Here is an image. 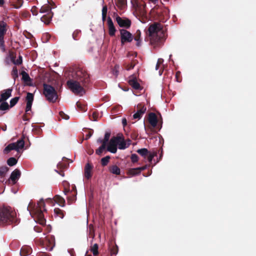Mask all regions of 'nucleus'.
Returning a JSON list of instances; mask_svg holds the SVG:
<instances>
[{"instance_id":"1","label":"nucleus","mask_w":256,"mask_h":256,"mask_svg":"<svg viewBox=\"0 0 256 256\" xmlns=\"http://www.w3.org/2000/svg\"><path fill=\"white\" fill-rule=\"evenodd\" d=\"M16 221V212L12 208H0V224H10Z\"/></svg>"},{"instance_id":"2","label":"nucleus","mask_w":256,"mask_h":256,"mask_svg":"<svg viewBox=\"0 0 256 256\" xmlns=\"http://www.w3.org/2000/svg\"><path fill=\"white\" fill-rule=\"evenodd\" d=\"M43 94L46 99L50 102H55L58 98V96L55 88L52 86L46 84H43Z\"/></svg>"},{"instance_id":"3","label":"nucleus","mask_w":256,"mask_h":256,"mask_svg":"<svg viewBox=\"0 0 256 256\" xmlns=\"http://www.w3.org/2000/svg\"><path fill=\"white\" fill-rule=\"evenodd\" d=\"M45 206L43 200H40L37 206L34 208L33 212L38 218V222L42 225L46 224V220L44 218L43 210H46L44 208Z\"/></svg>"},{"instance_id":"4","label":"nucleus","mask_w":256,"mask_h":256,"mask_svg":"<svg viewBox=\"0 0 256 256\" xmlns=\"http://www.w3.org/2000/svg\"><path fill=\"white\" fill-rule=\"evenodd\" d=\"M67 84L70 90L74 94L82 95L85 93V91L80 82L72 80H68Z\"/></svg>"},{"instance_id":"5","label":"nucleus","mask_w":256,"mask_h":256,"mask_svg":"<svg viewBox=\"0 0 256 256\" xmlns=\"http://www.w3.org/2000/svg\"><path fill=\"white\" fill-rule=\"evenodd\" d=\"M40 12L44 14L40 18L42 22L46 24H48L52 17V14L50 7L48 6H42Z\"/></svg>"},{"instance_id":"6","label":"nucleus","mask_w":256,"mask_h":256,"mask_svg":"<svg viewBox=\"0 0 256 256\" xmlns=\"http://www.w3.org/2000/svg\"><path fill=\"white\" fill-rule=\"evenodd\" d=\"M118 144V136H114L110 140L107 146V150L115 154L117 151V146Z\"/></svg>"},{"instance_id":"7","label":"nucleus","mask_w":256,"mask_h":256,"mask_svg":"<svg viewBox=\"0 0 256 256\" xmlns=\"http://www.w3.org/2000/svg\"><path fill=\"white\" fill-rule=\"evenodd\" d=\"M120 38L121 42L123 44L124 42H130L133 40V36L132 34L126 30H120Z\"/></svg>"},{"instance_id":"8","label":"nucleus","mask_w":256,"mask_h":256,"mask_svg":"<svg viewBox=\"0 0 256 256\" xmlns=\"http://www.w3.org/2000/svg\"><path fill=\"white\" fill-rule=\"evenodd\" d=\"M46 250L52 251L54 246V238L52 236H47L42 244Z\"/></svg>"},{"instance_id":"9","label":"nucleus","mask_w":256,"mask_h":256,"mask_svg":"<svg viewBox=\"0 0 256 256\" xmlns=\"http://www.w3.org/2000/svg\"><path fill=\"white\" fill-rule=\"evenodd\" d=\"M115 20L120 27L128 28L131 24L130 20L126 18H121L118 15L115 16Z\"/></svg>"},{"instance_id":"10","label":"nucleus","mask_w":256,"mask_h":256,"mask_svg":"<svg viewBox=\"0 0 256 256\" xmlns=\"http://www.w3.org/2000/svg\"><path fill=\"white\" fill-rule=\"evenodd\" d=\"M162 28V27L161 25L158 23H154L150 25L148 28L149 36H154L160 32Z\"/></svg>"},{"instance_id":"11","label":"nucleus","mask_w":256,"mask_h":256,"mask_svg":"<svg viewBox=\"0 0 256 256\" xmlns=\"http://www.w3.org/2000/svg\"><path fill=\"white\" fill-rule=\"evenodd\" d=\"M12 91V89L10 88L2 90L0 95V102L2 101H6L10 97Z\"/></svg>"},{"instance_id":"12","label":"nucleus","mask_w":256,"mask_h":256,"mask_svg":"<svg viewBox=\"0 0 256 256\" xmlns=\"http://www.w3.org/2000/svg\"><path fill=\"white\" fill-rule=\"evenodd\" d=\"M76 76L79 78L80 81L84 83H86L88 82V76L82 70H78L76 72Z\"/></svg>"},{"instance_id":"13","label":"nucleus","mask_w":256,"mask_h":256,"mask_svg":"<svg viewBox=\"0 0 256 256\" xmlns=\"http://www.w3.org/2000/svg\"><path fill=\"white\" fill-rule=\"evenodd\" d=\"M108 33L110 36H114L115 34V32H116V30L114 26V23L112 21V20L110 17H108Z\"/></svg>"},{"instance_id":"14","label":"nucleus","mask_w":256,"mask_h":256,"mask_svg":"<svg viewBox=\"0 0 256 256\" xmlns=\"http://www.w3.org/2000/svg\"><path fill=\"white\" fill-rule=\"evenodd\" d=\"M20 172L19 170L16 169L14 170L10 176V179L12 182L13 184H15L18 180L20 178Z\"/></svg>"},{"instance_id":"15","label":"nucleus","mask_w":256,"mask_h":256,"mask_svg":"<svg viewBox=\"0 0 256 256\" xmlns=\"http://www.w3.org/2000/svg\"><path fill=\"white\" fill-rule=\"evenodd\" d=\"M148 122L151 126L154 128L158 123V120L156 115L154 113H150L148 116Z\"/></svg>"},{"instance_id":"16","label":"nucleus","mask_w":256,"mask_h":256,"mask_svg":"<svg viewBox=\"0 0 256 256\" xmlns=\"http://www.w3.org/2000/svg\"><path fill=\"white\" fill-rule=\"evenodd\" d=\"M146 110V106H143L140 109L138 110L136 113L133 115V118L134 119H140L142 115L144 114Z\"/></svg>"},{"instance_id":"17","label":"nucleus","mask_w":256,"mask_h":256,"mask_svg":"<svg viewBox=\"0 0 256 256\" xmlns=\"http://www.w3.org/2000/svg\"><path fill=\"white\" fill-rule=\"evenodd\" d=\"M92 166L88 163L84 169V176L88 179H89L91 177V170H92Z\"/></svg>"},{"instance_id":"18","label":"nucleus","mask_w":256,"mask_h":256,"mask_svg":"<svg viewBox=\"0 0 256 256\" xmlns=\"http://www.w3.org/2000/svg\"><path fill=\"white\" fill-rule=\"evenodd\" d=\"M118 146L119 149L124 150L128 146V145H127L124 139H122L121 137L118 136Z\"/></svg>"},{"instance_id":"19","label":"nucleus","mask_w":256,"mask_h":256,"mask_svg":"<svg viewBox=\"0 0 256 256\" xmlns=\"http://www.w3.org/2000/svg\"><path fill=\"white\" fill-rule=\"evenodd\" d=\"M16 147V151L19 152L20 150L23 148L24 146V142L22 138L18 140L16 142H14Z\"/></svg>"},{"instance_id":"20","label":"nucleus","mask_w":256,"mask_h":256,"mask_svg":"<svg viewBox=\"0 0 256 256\" xmlns=\"http://www.w3.org/2000/svg\"><path fill=\"white\" fill-rule=\"evenodd\" d=\"M10 58V60L14 62L15 64H20L22 63V56H20L16 60H14V58L12 56L10 55L8 57L6 58V62L8 64V58Z\"/></svg>"},{"instance_id":"21","label":"nucleus","mask_w":256,"mask_h":256,"mask_svg":"<svg viewBox=\"0 0 256 256\" xmlns=\"http://www.w3.org/2000/svg\"><path fill=\"white\" fill-rule=\"evenodd\" d=\"M15 145L16 144L14 142L9 144L5 148L4 150V152L5 154H8L12 150H16V147Z\"/></svg>"},{"instance_id":"22","label":"nucleus","mask_w":256,"mask_h":256,"mask_svg":"<svg viewBox=\"0 0 256 256\" xmlns=\"http://www.w3.org/2000/svg\"><path fill=\"white\" fill-rule=\"evenodd\" d=\"M110 172H112V174H116V175H118L120 173V168L116 165L112 166L110 168Z\"/></svg>"},{"instance_id":"23","label":"nucleus","mask_w":256,"mask_h":256,"mask_svg":"<svg viewBox=\"0 0 256 256\" xmlns=\"http://www.w3.org/2000/svg\"><path fill=\"white\" fill-rule=\"evenodd\" d=\"M140 30H138L136 32V36H135V37L134 38V40L136 41V46H140L141 45V40H140Z\"/></svg>"},{"instance_id":"24","label":"nucleus","mask_w":256,"mask_h":256,"mask_svg":"<svg viewBox=\"0 0 256 256\" xmlns=\"http://www.w3.org/2000/svg\"><path fill=\"white\" fill-rule=\"evenodd\" d=\"M129 84L134 88L136 90H138L140 88V84L135 80H130Z\"/></svg>"},{"instance_id":"25","label":"nucleus","mask_w":256,"mask_h":256,"mask_svg":"<svg viewBox=\"0 0 256 256\" xmlns=\"http://www.w3.org/2000/svg\"><path fill=\"white\" fill-rule=\"evenodd\" d=\"M8 171V168L6 166L0 167V177H4Z\"/></svg>"},{"instance_id":"26","label":"nucleus","mask_w":256,"mask_h":256,"mask_svg":"<svg viewBox=\"0 0 256 256\" xmlns=\"http://www.w3.org/2000/svg\"><path fill=\"white\" fill-rule=\"evenodd\" d=\"M6 24L4 22H1L0 23V34H3L4 35L6 32Z\"/></svg>"},{"instance_id":"27","label":"nucleus","mask_w":256,"mask_h":256,"mask_svg":"<svg viewBox=\"0 0 256 256\" xmlns=\"http://www.w3.org/2000/svg\"><path fill=\"white\" fill-rule=\"evenodd\" d=\"M30 252V248H22L20 252L22 256H26Z\"/></svg>"},{"instance_id":"28","label":"nucleus","mask_w":256,"mask_h":256,"mask_svg":"<svg viewBox=\"0 0 256 256\" xmlns=\"http://www.w3.org/2000/svg\"><path fill=\"white\" fill-rule=\"evenodd\" d=\"M26 103L32 104L34 100V94L30 92H28L26 97Z\"/></svg>"},{"instance_id":"29","label":"nucleus","mask_w":256,"mask_h":256,"mask_svg":"<svg viewBox=\"0 0 256 256\" xmlns=\"http://www.w3.org/2000/svg\"><path fill=\"white\" fill-rule=\"evenodd\" d=\"M17 163V160L14 158H10L7 160V164L9 166H14Z\"/></svg>"},{"instance_id":"30","label":"nucleus","mask_w":256,"mask_h":256,"mask_svg":"<svg viewBox=\"0 0 256 256\" xmlns=\"http://www.w3.org/2000/svg\"><path fill=\"white\" fill-rule=\"evenodd\" d=\"M54 213L56 215V216L60 218H62L64 216V215L62 213V212L59 208H54Z\"/></svg>"},{"instance_id":"31","label":"nucleus","mask_w":256,"mask_h":256,"mask_svg":"<svg viewBox=\"0 0 256 256\" xmlns=\"http://www.w3.org/2000/svg\"><path fill=\"white\" fill-rule=\"evenodd\" d=\"M1 104L0 105V110H5L8 109L9 106L7 102L5 101H2L1 102Z\"/></svg>"},{"instance_id":"32","label":"nucleus","mask_w":256,"mask_h":256,"mask_svg":"<svg viewBox=\"0 0 256 256\" xmlns=\"http://www.w3.org/2000/svg\"><path fill=\"white\" fill-rule=\"evenodd\" d=\"M106 146V144H102L100 146L99 148L96 150V153L98 155L101 154L105 150Z\"/></svg>"},{"instance_id":"33","label":"nucleus","mask_w":256,"mask_h":256,"mask_svg":"<svg viewBox=\"0 0 256 256\" xmlns=\"http://www.w3.org/2000/svg\"><path fill=\"white\" fill-rule=\"evenodd\" d=\"M56 201L58 202L60 206L62 207H64V206L65 200L63 198L60 196H58Z\"/></svg>"},{"instance_id":"34","label":"nucleus","mask_w":256,"mask_h":256,"mask_svg":"<svg viewBox=\"0 0 256 256\" xmlns=\"http://www.w3.org/2000/svg\"><path fill=\"white\" fill-rule=\"evenodd\" d=\"M128 173L132 176H135L140 174V172H138L136 168H130Z\"/></svg>"},{"instance_id":"35","label":"nucleus","mask_w":256,"mask_h":256,"mask_svg":"<svg viewBox=\"0 0 256 256\" xmlns=\"http://www.w3.org/2000/svg\"><path fill=\"white\" fill-rule=\"evenodd\" d=\"M110 158V156H106L102 158L101 160V163H102V166H105L107 165V164H108V162H109Z\"/></svg>"},{"instance_id":"36","label":"nucleus","mask_w":256,"mask_h":256,"mask_svg":"<svg viewBox=\"0 0 256 256\" xmlns=\"http://www.w3.org/2000/svg\"><path fill=\"white\" fill-rule=\"evenodd\" d=\"M138 152L142 156H144L148 153V150L146 148H144L138 150Z\"/></svg>"},{"instance_id":"37","label":"nucleus","mask_w":256,"mask_h":256,"mask_svg":"<svg viewBox=\"0 0 256 256\" xmlns=\"http://www.w3.org/2000/svg\"><path fill=\"white\" fill-rule=\"evenodd\" d=\"M98 245L96 244H95L92 248L91 250L92 251L93 254L94 256H96L98 254Z\"/></svg>"},{"instance_id":"38","label":"nucleus","mask_w":256,"mask_h":256,"mask_svg":"<svg viewBox=\"0 0 256 256\" xmlns=\"http://www.w3.org/2000/svg\"><path fill=\"white\" fill-rule=\"evenodd\" d=\"M19 100V97H14L12 98L10 100V107L14 106L18 102Z\"/></svg>"},{"instance_id":"39","label":"nucleus","mask_w":256,"mask_h":256,"mask_svg":"<svg viewBox=\"0 0 256 256\" xmlns=\"http://www.w3.org/2000/svg\"><path fill=\"white\" fill-rule=\"evenodd\" d=\"M110 135V132H106L105 133L103 144H107L108 141L109 140Z\"/></svg>"},{"instance_id":"40","label":"nucleus","mask_w":256,"mask_h":256,"mask_svg":"<svg viewBox=\"0 0 256 256\" xmlns=\"http://www.w3.org/2000/svg\"><path fill=\"white\" fill-rule=\"evenodd\" d=\"M108 8L106 6H104L102 9V20H104L106 19V16Z\"/></svg>"},{"instance_id":"41","label":"nucleus","mask_w":256,"mask_h":256,"mask_svg":"<svg viewBox=\"0 0 256 256\" xmlns=\"http://www.w3.org/2000/svg\"><path fill=\"white\" fill-rule=\"evenodd\" d=\"M60 117L64 120H68L69 119L70 117L68 115L64 114L63 112H60Z\"/></svg>"},{"instance_id":"42","label":"nucleus","mask_w":256,"mask_h":256,"mask_svg":"<svg viewBox=\"0 0 256 256\" xmlns=\"http://www.w3.org/2000/svg\"><path fill=\"white\" fill-rule=\"evenodd\" d=\"M138 156L136 154H132L131 160L133 162H138Z\"/></svg>"},{"instance_id":"43","label":"nucleus","mask_w":256,"mask_h":256,"mask_svg":"<svg viewBox=\"0 0 256 256\" xmlns=\"http://www.w3.org/2000/svg\"><path fill=\"white\" fill-rule=\"evenodd\" d=\"M163 62H164V60L162 58H158V59L156 65V70H158V69L159 66L160 64H162L163 63Z\"/></svg>"},{"instance_id":"44","label":"nucleus","mask_w":256,"mask_h":256,"mask_svg":"<svg viewBox=\"0 0 256 256\" xmlns=\"http://www.w3.org/2000/svg\"><path fill=\"white\" fill-rule=\"evenodd\" d=\"M22 78L26 82L28 81V80H30L29 76L26 72L22 74Z\"/></svg>"},{"instance_id":"45","label":"nucleus","mask_w":256,"mask_h":256,"mask_svg":"<svg viewBox=\"0 0 256 256\" xmlns=\"http://www.w3.org/2000/svg\"><path fill=\"white\" fill-rule=\"evenodd\" d=\"M32 104L26 103V112H27L31 110Z\"/></svg>"},{"instance_id":"46","label":"nucleus","mask_w":256,"mask_h":256,"mask_svg":"<svg viewBox=\"0 0 256 256\" xmlns=\"http://www.w3.org/2000/svg\"><path fill=\"white\" fill-rule=\"evenodd\" d=\"M0 48L3 52L5 51L4 42H0Z\"/></svg>"},{"instance_id":"47","label":"nucleus","mask_w":256,"mask_h":256,"mask_svg":"<svg viewBox=\"0 0 256 256\" xmlns=\"http://www.w3.org/2000/svg\"><path fill=\"white\" fill-rule=\"evenodd\" d=\"M146 166H142V167L136 168V169L138 172H140H140L142 170H146Z\"/></svg>"},{"instance_id":"48","label":"nucleus","mask_w":256,"mask_h":256,"mask_svg":"<svg viewBox=\"0 0 256 256\" xmlns=\"http://www.w3.org/2000/svg\"><path fill=\"white\" fill-rule=\"evenodd\" d=\"M122 126H126V124H127L126 119L125 118H122Z\"/></svg>"},{"instance_id":"49","label":"nucleus","mask_w":256,"mask_h":256,"mask_svg":"<svg viewBox=\"0 0 256 256\" xmlns=\"http://www.w3.org/2000/svg\"><path fill=\"white\" fill-rule=\"evenodd\" d=\"M31 206H32V204H31V202H30L28 206L27 207V210L28 211H29V212H30V214L31 216H32V212H31Z\"/></svg>"},{"instance_id":"50","label":"nucleus","mask_w":256,"mask_h":256,"mask_svg":"<svg viewBox=\"0 0 256 256\" xmlns=\"http://www.w3.org/2000/svg\"><path fill=\"white\" fill-rule=\"evenodd\" d=\"M4 34H0V42H4Z\"/></svg>"},{"instance_id":"51","label":"nucleus","mask_w":256,"mask_h":256,"mask_svg":"<svg viewBox=\"0 0 256 256\" xmlns=\"http://www.w3.org/2000/svg\"><path fill=\"white\" fill-rule=\"evenodd\" d=\"M79 32H80L79 30H76L73 33L72 36H73V38L74 40H76L75 38V35L78 34Z\"/></svg>"},{"instance_id":"52","label":"nucleus","mask_w":256,"mask_h":256,"mask_svg":"<svg viewBox=\"0 0 256 256\" xmlns=\"http://www.w3.org/2000/svg\"><path fill=\"white\" fill-rule=\"evenodd\" d=\"M134 65L132 64H130V66L126 68V70H132V69L134 68Z\"/></svg>"},{"instance_id":"53","label":"nucleus","mask_w":256,"mask_h":256,"mask_svg":"<svg viewBox=\"0 0 256 256\" xmlns=\"http://www.w3.org/2000/svg\"><path fill=\"white\" fill-rule=\"evenodd\" d=\"M103 142H104V140H102V138H100L98 139V140H97V142H98V143H102V144Z\"/></svg>"},{"instance_id":"54","label":"nucleus","mask_w":256,"mask_h":256,"mask_svg":"<svg viewBox=\"0 0 256 256\" xmlns=\"http://www.w3.org/2000/svg\"><path fill=\"white\" fill-rule=\"evenodd\" d=\"M150 0L152 2V3L154 4H156L158 2V0Z\"/></svg>"},{"instance_id":"55","label":"nucleus","mask_w":256,"mask_h":256,"mask_svg":"<svg viewBox=\"0 0 256 256\" xmlns=\"http://www.w3.org/2000/svg\"><path fill=\"white\" fill-rule=\"evenodd\" d=\"M4 0H0V5L4 4Z\"/></svg>"},{"instance_id":"56","label":"nucleus","mask_w":256,"mask_h":256,"mask_svg":"<svg viewBox=\"0 0 256 256\" xmlns=\"http://www.w3.org/2000/svg\"><path fill=\"white\" fill-rule=\"evenodd\" d=\"M35 10V9L34 8H32V12L33 15H36V14H35L34 12V10Z\"/></svg>"},{"instance_id":"57","label":"nucleus","mask_w":256,"mask_h":256,"mask_svg":"<svg viewBox=\"0 0 256 256\" xmlns=\"http://www.w3.org/2000/svg\"><path fill=\"white\" fill-rule=\"evenodd\" d=\"M91 226H90V234H92V230H91Z\"/></svg>"},{"instance_id":"58","label":"nucleus","mask_w":256,"mask_h":256,"mask_svg":"<svg viewBox=\"0 0 256 256\" xmlns=\"http://www.w3.org/2000/svg\"><path fill=\"white\" fill-rule=\"evenodd\" d=\"M2 130L6 131V126L4 128H2Z\"/></svg>"},{"instance_id":"59","label":"nucleus","mask_w":256,"mask_h":256,"mask_svg":"<svg viewBox=\"0 0 256 256\" xmlns=\"http://www.w3.org/2000/svg\"><path fill=\"white\" fill-rule=\"evenodd\" d=\"M178 73H179V72H177L176 74V80H178ZM177 81L178 82V80H177Z\"/></svg>"},{"instance_id":"60","label":"nucleus","mask_w":256,"mask_h":256,"mask_svg":"<svg viewBox=\"0 0 256 256\" xmlns=\"http://www.w3.org/2000/svg\"><path fill=\"white\" fill-rule=\"evenodd\" d=\"M162 71H161V70H160V71H159V74H160V76H161V75L162 74Z\"/></svg>"},{"instance_id":"61","label":"nucleus","mask_w":256,"mask_h":256,"mask_svg":"<svg viewBox=\"0 0 256 256\" xmlns=\"http://www.w3.org/2000/svg\"><path fill=\"white\" fill-rule=\"evenodd\" d=\"M152 156H150V158H149V160H152Z\"/></svg>"},{"instance_id":"62","label":"nucleus","mask_w":256,"mask_h":256,"mask_svg":"<svg viewBox=\"0 0 256 256\" xmlns=\"http://www.w3.org/2000/svg\"><path fill=\"white\" fill-rule=\"evenodd\" d=\"M118 72L117 71H116V72H115V75H116V76H117V75H118Z\"/></svg>"},{"instance_id":"63","label":"nucleus","mask_w":256,"mask_h":256,"mask_svg":"<svg viewBox=\"0 0 256 256\" xmlns=\"http://www.w3.org/2000/svg\"><path fill=\"white\" fill-rule=\"evenodd\" d=\"M76 188V186H72V189L74 190Z\"/></svg>"},{"instance_id":"64","label":"nucleus","mask_w":256,"mask_h":256,"mask_svg":"<svg viewBox=\"0 0 256 256\" xmlns=\"http://www.w3.org/2000/svg\"><path fill=\"white\" fill-rule=\"evenodd\" d=\"M90 136H91L90 135V136H87L86 138H90Z\"/></svg>"}]
</instances>
